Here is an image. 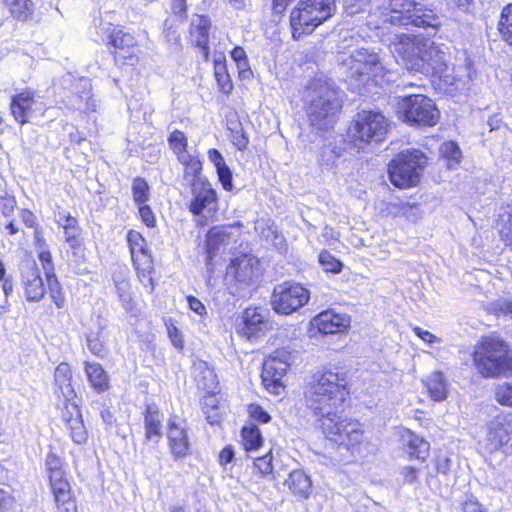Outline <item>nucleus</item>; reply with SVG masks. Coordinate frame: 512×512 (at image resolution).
I'll return each mask as SVG.
<instances>
[{
  "instance_id": "nucleus-14",
  "label": "nucleus",
  "mask_w": 512,
  "mask_h": 512,
  "mask_svg": "<svg viewBox=\"0 0 512 512\" xmlns=\"http://www.w3.org/2000/svg\"><path fill=\"white\" fill-rule=\"evenodd\" d=\"M39 96L32 88L17 89L10 102V110L14 119L21 125L28 123L38 107Z\"/></svg>"
},
{
  "instance_id": "nucleus-59",
  "label": "nucleus",
  "mask_w": 512,
  "mask_h": 512,
  "mask_svg": "<svg viewBox=\"0 0 512 512\" xmlns=\"http://www.w3.org/2000/svg\"><path fill=\"white\" fill-rule=\"evenodd\" d=\"M187 302H188V305H189V308L195 312L197 315L201 316V317H204L206 314H207V310H206V307L204 306V304L199 300L197 299L196 297L194 296H188L187 297Z\"/></svg>"
},
{
  "instance_id": "nucleus-61",
  "label": "nucleus",
  "mask_w": 512,
  "mask_h": 512,
  "mask_svg": "<svg viewBox=\"0 0 512 512\" xmlns=\"http://www.w3.org/2000/svg\"><path fill=\"white\" fill-rule=\"evenodd\" d=\"M45 466L48 473L62 469V461L54 453H49L45 459Z\"/></svg>"
},
{
  "instance_id": "nucleus-29",
  "label": "nucleus",
  "mask_w": 512,
  "mask_h": 512,
  "mask_svg": "<svg viewBox=\"0 0 512 512\" xmlns=\"http://www.w3.org/2000/svg\"><path fill=\"white\" fill-rule=\"evenodd\" d=\"M59 512H77L76 504L71 499L70 485L66 480L50 484Z\"/></svg>"
},
{
  "instance_id": "nucleus-17",
  "label": "nucleus",
  "mask_w": 512,
  "mask_h": 512,
  "mask_svg": "<svg viewBox=\"0 0 512 512\" xmlns=\"http://www.w3.org/2000/svg\"><path fill=\"white\" fill-rule=\"evenodd\" d=\"M21 283L28 301H39L44 296V283L35 261L27 260L21 265Z\"/></svg>"
},
{
  "instance_id": "nucleus-4",
  "label": "nucleus",
  "mask_w": 512,
  "mask_h": 512,
  "mask_svg": "<svg viewBox=\"0 0 512 512\" xmlns=\"http://www.w3.org/2000/svg\"><path fill=\"white\" fill-rule=\"evenodd\" d=\"M425 17L420 5L411 0H383L369 13L368 25L375 29L387 23L421 27L429 24Z\"/></svg>"
},
{
  "instance_id": "nucleus-40",
  "label": "nucleus",
  "mask_w": 512,
  "mask_h": 512,
  "mask_svg": "<svg viewBox=\"0 0 512 512\" xmlns=\"http://www.w3.org/2000/svg\"><path fill=\"white\" fill-rule=\"evenodd\" d=\"M168 143L170 148L176 154L178 160H185L188 155L187 152V138L185 134L180 130H174L168 137Z\"/></svg>"
},
{
  "instance_id": "nucleus-53",
  "label": "nucleus",
  "mask_w": 512,
  "mask_h": 512,
  "mask_svg": "<svg viewBox=\"0 0 512 512\" xmlns=\"http://www.w3.org/2000/svg\"><path fill=\"white\" fill-rule=\"evenodd\" d=\"M496 400L502 405L512 406V383H504L496 388Z\"/></svg>"
},
{
  "instance_id": "nucleus-57",
  "label": "nucleus",
  "mask_w": 512,
  "mask_h": 512,
  "mask_svg": "<svg viewBox=\"0 0 512 512\" xmlns=\"http://www.w3.org/2000/svg\"><path fill=\"white\" fill-rule=\"evenodd\" d=\"M87 347L96 356H100L104 352V345L99 341L97 335L94 334H90L87 337Z\"/></svg>"
},
{
  "instance_id": "nucleus-23",
  "label": "nucleus",
  "mask_w": 512,
  "mask_h": 512,
  "mask_svg": "<svg viewBox=\"0 0 512 512\" xmlns=\"http://www.w3.org/2000/svg\"><path fill=\"white\" fill-rule=\"evenodd\" d=\"M162 421L163 415L161 414L156 404L146 405L144 412V428H145V439L158 443L162 438Z\"/></svg>"
},
{
  "instance_id": "nucleus-56",
  "label": "nucleus",
  "mask_w": 512,
  "mask_h": 512,
  "mask_svg": "<svg viewBox=\"0 0 512 512\" xmlns=\"http://www.w3.org/2000/svg\"><path fill=\"white\" fill-rule=\"evenodd\" d=\"M138 208L143 223L148 227H153L155 224V216L151 208L146 204L138 205Z\"/></svg>"
},
{
  "instance_id": "nucleus-9",
  "label": "nucleus",
  "mask_w": 512,
  "mask_h": 512,
  "mask_svg": "<svg viewBox=\"0 0 512 512\" xmlns=\"http://www.w3.org/2000/svg\"><path fill=\"white\" fill-rule=\"evenodd\" d=\"M351 58L353 76L357 75L361 84L372 82L381 85L382 82L394 81L393 73L386 70L376 52L359 48L352 52Z\"/></svg>"
},
{
  "instance_id": "nucleus-52",
  "label": "nucleus",
  "mask_w": 512,
  "mask_h": 512,
  "mask_svg": "<svg viewBox=\"0 0 512 512\" xmlns=\"http://www.w3.org/2000/svg\"><path fill=\"white\" fill-rule=\"evenodd\" d=\"M37 254L40 262L42 263L46 278L48 279L55 277L54 265L49 249H40L37 251Z\"/></svg>"
},
{
  "instance_id": "nucleus-33",
  "label": "nucleus",
  "mask_w": 512,
  "mask_h": 512,
  "mask_svg": "<svg viewBox=\"0 0 512 512\" xmlns=\"http://www.w3.org/2000/svg\"><path fill=\"white\" fill-rule=\"evenodd\" d=\"M208 159L213 163L216 168L219 181L223 188L227 191H231L233 188L232 183V172L226 165L222 154L215 148L208 150Z\"/></svg>"
},
{
  "instance_id": "nucleus-24",
  "label": "nucleus",
  "mask_w": 512,
  "mask_h": 512,
  "mask_svg": "<svg viewBox=\"0 0 512 512\" xmlns=\"http://www.w3.org/2000/svg\"><path fill=\"white\" fill-rule=\"evenodd\" d=\"M127 241L134 265L144 266V268L152 265V258L147 249L146 241L139 232L130 230Z\"/></svg>"
},
{
  "instance_id": "nucleus-2",
  "label": "nucleus",
  "mask_w": 512,
  "mask_h": 512,
  "mask_svg": "<svg viewBox=\"0 0 512 512\" xmlns=\"http://www.w3.org/2000/svg\"><path fill=\"white\" fill-rule=\"evenodd\" d=\"M303 102L311 127L327 131L334 126L341 110V101L330 81L314 78L304 90Z\"/></svg>"
},
{
  "instance_id": "nucleus-63",
  "label": "nucleus",
  "mask_w": 512,
  "mask_h": 512,
  "mask_svg": "<svg viewBox=\"0 0 512 512\" xmlns=\"http://www.w3.org/2000/svg\"><path fill=\"white\" fill-rule=\"evenodd\" d=\"M19 217L27 227H34L36 225V217L30 210H20Z\"/></svg>"
},
{
  "instance_id": "nucleus-62",
  "label": "nucleus",
  "mask_w": 512,
  "mask_h": 512,
  "mask_svg": "<svg viewBox=\"0 0 512 512\" xmlns=\"http://www.w3.org/2000/svg\"><path fill=\"white\" fill-rule=\"evenodd\" d=\"M232 142L239 150L246 149L249 143L248 138L244 135L242 129L233 133Z\"/></svg>"
},
{
  "instance_id": "nucleus-8",
  "label": "nucleus",
  "mask_w": 512,
  "mask_h": 512,
  "mask_svg": "<svg viewBox=\"0 0 512 512\" xmlns=\"http://www.w3.org/2000/svg\"><path fill=\"white\" fill-rule=\"evenodd\" d=\"M421 49L423 55L429 56L428 64L420 66L424 70V75L438 78L445 85L456 86V88L465 83L466 77L470 78L469 72L466 75L460 74L456 72L454 66H449L446 52L430 39L423 42Z\"/></svg>"
},
{
  "instance_id": "nucleus-13",
  "label": "nucleus",
  "mask_w": 512,
  "mask_h": 512,
  "mask_svg": "<svg viewBox=\"0 0 512 512\" xmlns=\"http://www.w3.org/2000/svg\"><path fill=\"white\" fill-rule=\"evenodd\" d=\"M290 354L285 350H277L263 363L262 383L267 391L281 395L285 389L283 378L289 368Z\"/></svg>"
},
{
  "instance_id": "nucleus-45",
  "label": "nucleus",
  "mask_w": 512,
  "mask_h": 512,
  "mask_svg": "<svg viewBox=\"0 0 512 512\" xmlns=\"http://www.w3.org/2000/svg\"><path fill=\"white\" fill-rule=\"evenodd\" d=\"M133 200L137 205L145 204L150 197L149 185L145 179L137 177L132 184Z\"/></svg>"
},
{
  "instance_id": "nucleus-35",
  "label": "nucleus",
  "mask_w": 512,
  "mask_h": 512,
  "mask_svg": "<svg viewBox=\"0 0 512 512\" xmlns=\"http://www.w3.org/2000/svg\"><path fill=\"white\" fill-rule=\"evenodd\" d=\"M56 223L63 228L65 240L81 236V228L78 220L65 210L58 211L55 215Z\"/></svg>"
},
{
  "instance_id": "nucleus-37",
  "label": "nucleus",
  "mask_w": 512,
  "mask_h": 512,
  "mask_svg": "<svg viewBox=\"0 0 512 512\" xmlns=\"http://www.w3.org/2000/svg\"><path fill=\"white\" fill-rule=\"evenodd\" d=\"M214 75L220 91L229 94L233 89V84L227 72L223 55H219L214 59Z\"/></svg>"
},
{
  "instance_id": "nucleus-34",
  "label": "nucleus",
  "mask_w": 512,
  "mask_h": 512,
  "mask_svg": "<svg viewBox=\"0 0 512 512\" xmlns=\"http://www.w3.org/2000/svg\"><path fill=\"white\" fill-rule=\"evenodd\" d=\"M184 166V181L192 187L197 182H207L208 180L201 175L202 162L195 155H188L185 160H179Z\"/></svg>"
},
{
  "instance_id": "nucleus-16",
  "label": "nucleus",
  "mask_w": 512,
  "mask_h": 512,
  "mask_svg": "<svg viewBox=\"0 0 512 512\" xmlns=\"http://www.w3.org/2000/svg\"><path fill=\"white\" fill-rule=\"evenodd\" d=\"M259 261L251 255L234 258L227 267L226 278L241 284H249L259 274Z\"/></svg>"
},
{
  "instance_id": "nucleus-20",
  "label": "nucleus",
  "mask_w": 512,
  "mask_h": 512,
  "mask_svg": "<svg viewBox=\"0 0 512 512\" xmlns=\"http://www.w3.org/2000/svg\"><path fill=\"white\" fill-rule=\"evenodd\" d=\"M268 326L267 311L258 307L246 308L243 312L242 334L248 339L258 337Z\"/></svg>"
},
{
  "instance_id": "nucleus-60",
  "label": "nucleus",
  "mask_w": 512,
  "mask_h": 512,
  "mask_svg": "<svg viewBox=\"0 0 512 512\" xmlns=\"http://www.w3.org/2000/svg\"><path fill=\"white\" fill-rule=\"evenodd\" d=\"M16 207V201L13 197H4L0 200V209L5 217H10Z\"/></svg>"
},
{
  "instance_id": "nucleus-64",
  "label": "nucleus",
  "mask_w": 512,
  "mask_h": 512,
  "mask_svg": "<svg viewBox=\"0 0 512 512\" xmlns=\"http://www.w3.org/2000/svg\"><path fill=\"white\" fill-rule=\"evenodd\" d=\"M413 331L420 339H422L425 342L434 343L438 340L437 337L433 335L431 332L423 330L420 327H415Z\"/></svg>"
},
{
  "instance_id": "nucleus-55",
  "label": "nucleus",
  "mask_w": 512,
  "mask_h": 512,
  "mask_svg": "<svg viewBox=\"0 0 512 512\" xmlns=\"http://www.w3.org/2000/svg\"><path fill=\"white\" fill-rule=\"evenodd\" d=\"M248 413L251 418L261 423H268L271 419L270 415L257 404H251L248 407Z\"/></svg>"
},
{
  "instance_id": "nucleus-43",
  "label": "nucleus",
  "mask_w": 512,
  "mask_h": 512,
  "mask_svg": "<svg viewBox=\"0 0 512 512\" xmlns=\"http://www.w3.org/2000/svg\"><path fill=\"white\" fill-rule=\"evenodd\" d=\"M118 298L126 310H131L133 305V298L129 282L121 276L113 278Z\"/></svg>"
},
{
  "instance_id": "nucleus-3",
  "label": "nucleus",
  "mask_w": 512,
  "mask_h": 512,
  "mask_svg": "<svg viewBox=\"0 0 512 512\" xmlns=\"http://www.w3.org/2000/svg\"><path fill=\"white\" fill-rule=\"evenodd\" d=\"M473 362L485 378L507 376L512 372V350L500 337H483L475 345Z\"/></svg>"
},
{
  "instance_id": "nucleus-32",
  "label": "nucleus",
  "mask_w": 512,
  "mask_h": 512,
  "mask_svg": "<svg viewBox=\"0 0 512 512\" xmlns=\"http://www.w3.org/2000/svg\"><path fill=\"white\" fill-rule=\"evenodd\" d=\"M289 490L296 496L307 498L312 491V482L302 470H294L286 480Z\"/></svg>"
},
{
  "instance_id": "nucleus-38",
  "label": "nucleus",
  "mask_w": 512,
  "mask_h": 512,
  "mask_svg": "<svg viewBox=\"0 0 512 512\" xmlns=\"http://www.w3.org/2000/svg\"><path fill=\"white\" fill-rule=\"evenodd\" d=\"M242 443L247 452L258 450L263 443L259 428L255 424L244 426L241 430Z\"/></svg>"
},
{
  "instance_id": "nucleus-47",
  "label": "nucleus",
  "mask_w": 512,
  "mask_h": 512,
  "mask_svg": "<svg viewBox=\"0 0 512 512\" xmlns=\"http://www.w3.org/2000/svg\"><path fill=\"white\" fill-rule=\"evenodd\" d=\"M499 31L505 41L512 45V3L505 7L499 21Z\"/></svg>"
},
{
  "instance_id": "nucleus-26",
  "label": "nucleus",
  "mask_w": 512,
  "mask_h": 512,
  "mask_svg": "<svg viewBox=\"0 0 512 512\" xmlns=\"http://www.w3.org/2000/svg\"><path fill=\"white\" fill-rule=\"evenodd\" d=\"M210 21L205 16H196L190 25L191 41L199 47L208 59V35H209Z\"/></svg>"
},
{
  "instance_id": "nucleus-41",
  "label": "nucleus",
  "mask_w": 512,
  "mask_h": 512,
  "mask_svg": "<svg viewBox=\"0 0 512 512\" xmlns=\"http://www.w3.org/2000/svg\"><path fill=\"white\" fill-rule=\"evenodd\" d=\"M202 410L210 424L220 422L219 400L215 394H207L204 396Z\"/></svg>"
},
{
  "instance_id": "nucleus-49",
  "label": "nucleus",
  "mask_w": 512,
  "mask_h": 512,
  "mask_svg": "<svg viewBox=\"0 0 512 512\" xmlns=\"http://www.w3.org/2000/svg\"><path fill=\"white\" fill-rule=\"evenodd\" d=\"M319 263L326 272L336 274L342 269V263L326 250L320 252Z\"/></svg>"
},
{
  "instance_id": "nucleus-46",
  "label": "nucleus",
  "mask_w": 512,
  "mask_h": 512,
  "mask_svg": "<svg viewBox=\"0 0 512 512\" xmlns=\"http://www.w3.org/2000/svg\"><path fill=\"white\" fill-rule=\"evenodd\" d=\"M441 155L447 159L448 167L453 168L460 162L462 156L461 150L455 142L449 141L441 145Z\"/></svg>"
},
{
  "instance_id": "nucleus-11",
  "label": "nucleus",
  "mask_w": 512,
  "mask_h": 512,
  "mask_svg": "<svg viewBox=\"0 0 512 512\" xmlns=\"http://www.w3.org/2000/svg\"><path fill=\"white\" fill-rule=\"evenodd\" d=\"M426 41L428 39L422 36L397 33L391 51L397 61L405 66L407 70L424 74V70L420 66L428 64L429 56L423 55L421 48L423 42Z\"/></svg>"
},
{
  "instance_id": "nucleus-31",
  "label": "nucleus",
  "mask_w": 512,
  "mask_h": 512,
  "mask_svg": "<svg viewBox=\"0 0 512 512\" xmlns=\"http://www.w3.org/2000/svg\"><path fill=\"white\" fill-rule=\"evenodd\" d=\"M406 452L411 458L424 461L428 455L430 446L427 441L411 431H406L403 436Z\"/></svg>"
},
{
  "instance_id": "nucleus-30",
  "label": "nucleus",
  "mask_w": 512,
  "mask_h": 512,
  "mask_svg": "<svg viewBox=\"0 0 512 512\" xmlns=\"http://www.w3.org/2000/svg\"><path fill=\"white\" fill-rule=\"evenodd\" d=\"M84 371L92 388L102 393L109 389V377L103 367L95 362H85Z\"/></svg>"
},
{
  "instance_id": "nucleus-6",
  "label": "nucleus",
  "mask_w": 512,
  "mask_h": 512,
  "mask_svg": "<svg viewBox=\"0 0 512 512\" xmlns=\"http://www.w3.org/2000/svg\"><path fill=\"white\" fill-rule=\"evenodd\" d=\"M426 160L424 153L417 149H407L400 152L388 167L391 183L398 188H409L417 185Z\"/></svg>"
},
{
  "instance_id": "nucleus-19",
  "label": "nucleus",
  "mask_w": 512,
  "mask_h": 512,
  "mask_svg": "<svg viewBox=\"0 0 512 512\" xmlns=\"http://www.w3.org/2000/svg\"><path fill=\"white\" fill-rule=\"evenodd\" d=\"M169 449L175 460L186 457L190 450V443L185 426L171 418L168 422Z\"/></svg>"
},
{
  "instance_id": "nucleus-12",
  "label": "nucleus",
  "mask_w": 512,
  "mask_h": 512,
  "mask_svg": "<svg viewBox=\"0 0 512 512\" xmlns=\"http://www.w3.org/2000/svg\"><path fill=\"white\" fill-rule=\"evenodd\" d=\"M309 291L298 283H284L276 286L271 297L273 310L278 314L289 315L308 303Z\"/></svg>"
},
{
  "instance_id": "nucleus-50",
  "label": "nucleus",
  "mask_w": 512,
  "mask_h": 512,
  "mask_svg": "<svg viewBox=\"0 0 512 512\" xmlns=\"http://www.w3.org/2000/svg\"><path fill=\"white\" fill-rule=\"evenodd\" d=\"M272 459L273 456L271 452H268L262 457H256L254 459V469L258 471L261 476L270 475L273 471Z\"/></svg>"
},
{
  "instance_id": "nucleus-28",
  "label": "nucleus",
  "mask_w": 512,
  "mask_h": 512,
  "mask_svg": "<svg viewBox=\"0 0 512 512\" xmlns=\"http://www.w3.org/2000/svg\"><path fill=\"white\" fill-rule=\"evenodd\" d=\"M231 234L228 228L215 226L207 234L206 250L208 260H212L217 251L224 249L230 243Z\"/></svg>"
},
{
  "instance_id": "nucleus-51",
  "label": "nucleus",
  "mask_w": 512,
  "mask_h": 512,
  "mask_svg": "<svg viewBox=\"0 0 512 512\" xmlns=\"http://www.w3.org/2000/svg\"><path fill=\"white\" fill-rule=\"evenodd\" d=\"M47 283H48V287L50 290V295H51L52 301L55 303V305L58 308L64 307L65 297L60 290L59 282H58L56 276L53 278H48Z\"/></svg>"
},
{
  "instance_id": "nucleus-18",
  "label": "nucleus",
  "mask_w": 512,
  "mask_h": 512,
  "mask_svg": "<svg viewBox=\"0 0 512 512\" xmlns=\"http://www.w3.org/2000/svg\"><path fill=\"white\" fill-rule=\"evenodd\" d=\"M312 324L322 334L343 333L350 327V317L334 310H326L316 315Z\"/></svg>"
},
{
  "instance_id": "nucleus-39",
  "label": "nucleus",
  "mask_w": 512,
  "mask_h": 512,
  "mask_svg": "<svg viewBox=\"0 0 512 512\" xmlns=\"http://www.w3.org/2000/svg\"><path fill=\"white\" fill-rule=\"evenodd\" d=\"M4 4L18 20H27L34 10L32 0H4Z\"/></svg>"
},
{
  "instance_id": "nucleus-27",
  "label": "nucleus",
  "mask_w": 512,
  "mask_h": 512,
  "mask_svg": "<svg viewBox=\"0 0 512 512\" xmlns=\"http://www.w3.org/2000/svg\"><path fill=\"white\" fill-rule=\"evenodd\" d=\"M423 384L432 400L441 402L447 398L450 384L443 372H432L423 380Z\"/></svg>"
},
{
  "instance_id": "nucleus-10",
  "label": "nucleus",
  "mask_w": 512,
  "mask_h": 512,
  "mask_svg": "<svg viewBox=\"0 0 512 512\" xmlns=\"http://www.w3.org/2000/svg\"><path fill=\"white\" fill-rule=\"evenodd\" d=\"M399 118L411 125L434 126L439 112L431 99L421 94L402 97L398 102Z\"/></svg>"
},
{
  "instance_id": "nucleus-25",
  "label": "nucleus",
  "mask_w": 512,
  "mask_h": 512,
  "mask_svg": "<svg viewBox=\"0 0 512 512\" xmlns=\"http://www.w3.org/2000/svg\"><path fill=\"white\" fill-rule=\"evenodd\" d=\"M72 370L68 363H60L54 372L55 393L61 395L65 402H70L75 397V390L72 386Z\"/></svg>"
},
{
  "instance_id": "nucleus-7",
  "label": "nucleus",
  "mask_w": 512,
  "mask_h": 512,
  "mask_svg": "<svg viewBox=\"0 0 512 512\" xmlns=\"http://www.w3.org/2000/svg\"><path fill=\"white\" fill-rule=\"evenodd\" d=\"M387 119L379 112L358 113L348 129V135L355 146L364 149L369 143L381 142L387 133Z\"/></svg>"
},
{
  "instance_id": "nucleus-22",
  "label": "nucleus",
  "mask_w": 512,
  "mask_h": 512,
  "mask_svg": "<svg viewBox=\"0 0 512 512\" xmlns=\"http://www.w3.org/2000/svg\"><path fill=\"white\" fill-rule=\"evenodd\" d=\"M512 441V424L495 420L489 423L485 447L494 452Z\"/></svg>"
},
{
  "instance_id": "nucleus-5",
  "label": "nucleus",
  "mask_w": 512,
  "mask_h": 512,
  "mask_svg": "<svg viewBox=\"0 0 512 512\" xmlns=\"http://www.w3.org/2000/svg\"><path fill=\"white\" fill-rule=\"evenodd\" d=\"M334 9V0H300L290 14L293 38L299 40L302 35L312 33L332 16Z\"/></svg>"
},
{
  "instance_id": "nucleus-44",
  "label": "nucleus",
  "mask_w": 512,
  "mask_h": 512,
  "mask_svg": "<svg viewBox=\"0 0 512 512\" xmlns=\"http://www.w3.org/2000/svg\"><path fill=\"white\" fill-rule=\"evenodd\" d=\"M84 90L81 95H77L73 99V106L75 109L82 111V112H88V111H94L96 104L95 101L92 99L90 85L87 81L84 82Z\"/></svg>"
},
{
  "instance_id": "nucleus-15",
  "label": "nucleus",
  "mask_w": 512,
  "mask_h": 512,
  "mask_svg": "<svg viewBox=\"0 0 512 512\" xmlns=\"http://www.w3.org/2000/svg\"><path fill=\"white\" fill-rule=\"evenodd\" d=\"M191 188L192 199L189 210L196 216L204 213L212 214L217 208V193L209 181L197 182Z\"/></svg>"
},
{
  "instance_id": "nucleus-58",
  "label": "nucleus",
  "mask_w": 512,
  "mask_h": 512,
  "mask_svg": "<svg viewBox=\"0 0 512 512\" xmlns=\"http://www.w3.org/2000/svg\"><path fill=\"white\" fill-rule=\"evenodd\" d=\"M168 335L169 338L175 348L182 349L183 348V337L180 330L174 326H168Z\"/></svg>"
},
{
  "instance_id": "nucleus-21",
  "label": "nucleus",
  "mask_w": 512,
  "mask_h": 512,
  "mask_svg": "<svg viewBox=\"0 0 512 512\" xmlns=\"http://www.w3.org/2000/svg\"><path fill=\"white\" fill-rule=\"evenodd\" d=\"M100 31L101 35L97 41L105 42L117 50L130 49L136 45V39L132 34L111 23L104 24Z\"/></svg>"
},
{
  "instance_id": "nucleus-1",
  "label": "nucleus",
  "mask_w": 512,
  "mask_h": 512,
  "mask_svg": "<svg viewBox=\"0 0 512 512\" xmlns=\"http://www.w3.org/2000/svg\"><path fill=\"white\" fill-rule=\"evenodd\" d=\"M347 394L345 377L326 370L315 377L305 392V399L324 435L339 447L355 453L364 443V430L359 421L339 415Z\"/></svg>"
},
{
  "instance_id": "nucleus-42",
  "label": "nucleus",
  "mask_w": 512,
  "mask_h": 512,
  "mask_svg": "<svg viewBox=\"0 0 512 512\" xmlns=\"http://www.w3.org/2000/svg\"><path fill=\"white\" fill-rule=\"evenodd\" d=\"M67 425L70 430V436L75 443L83 444L87 441V431L78 411L75 417L67 419Z\"/></svg>"
},
{
  "instance_id": "nucleus-36",
  "label": "nucleus",
  "mask_w": 512,
  "mask_h": 512,
  "mask_svg": "<svg viewBox=\"0 0 512 512\" xmlns=\"http://www.w3.org/2000/svg\"><path fill=\"white\" fill-rule=\"evenodd\" d=\"M497 227L501 239L506 245L512 246V204L501 208L498 216Z\"/></svg>"
},
{
  "instance_id": "nucleus-54",
  "label": "nucleus",
  "mask_w": 512,
  "mask_h": 512,
  "mask_svg": "<svg viewBox=\"0 0 512 512\" xmlns=\"http://www.w3.org/2000/svg\"><path fill=\"white\" fill-rule=\"evenodd\" d=\"M489 310L495 314L512 315V300L498 299L490 304Z\"/></svg>"
},
{
  "instance_id": "nucleus-48",
  "label": "nucleus",
  "mask_w": 512,
  "mask_h": 512,
  "mask_svg": "<svg viewBox=\"0 0 512 512\" xmlns=\"http://www.w3.org/2000/svg\"><path fill=\"white\" fill-rule=\"evenodd\" d=\"M65 242L68 245L66 254L72 257V259H69L71 262H79L84 259L85 248L81 236L65 240Z\"/></svg>"
}]
</instances>
